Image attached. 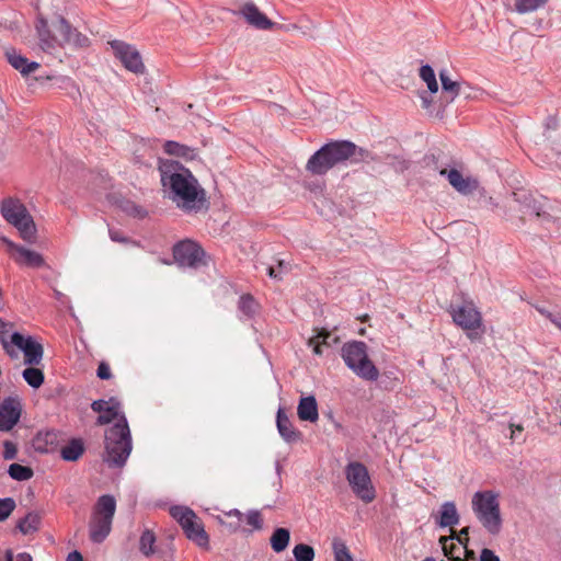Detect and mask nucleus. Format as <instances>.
Listing matches in <instances>:
<instances>
[{
	"label": "nucleus",
	"mask_w": 561,
	"mask_h": 561,
	"mask_svg": "<svg viewBox=\"0 0 561 561\" xmlns=\"http://www.w3.org/2000/svg\"><path fill=\"white\" fill-rule=\"evenodd\" d=\"M439 79L445 101L449 104L460 94L461 85L458 81L450 78L447 69H442L439 71Z\"/></svg>",
	"instance_id": "obj_24"
},
{
	"label": "nucleus",
	"mask_w": 561,
	"mask_h": 561,
	"mask_svg": "<svg viewBox=\"0 0 561 561\" xmlns=\"http://www.w3.org/2000/svg\"><path fill=\"white\" fill-rule=\"evenodd\" d=\"M91 409L94 412H98L100 414H103V412H111V415H99L96 420V424L104 425L108 424L113 420H118L121 417L119 415V409L121 404L115 398H111L110 400H95L91 404Z\"/></svg>",
	"instance_id": "obj_19"
},
{
	"label": "nucleus",
	"mask_w": 561,
	"mask_h": 561,
	"mask_svg": "<svg viewBox=\"0 0 561 561\" xmlns=\"http://www.w3.org/2000/svg\"><path fill=\"white\" fill-rule=\"evenodd\" d=\"M96 376L100 379H104V380L110 379L112 377L111 368L105 362L100 363L98 370H96Z\"/></svg>",
	"instance_id": "obj_47"
},
{
	"label": "nucleus",
	"mask_w": 561,
	"mask_h": 561,
	"mask_svg": "<svg viewBox=\"0 0 561 561\" xmlns=\"http://www.w3.org/2000/svg\"><path fill=\"white\" fill-rule=\"evenodd\" d=\"M547 1L548 0H515V9L518 13L524 14L536 11Z\"/></svg>",
	"instance_id": "obj_38"
},
{
	"label": "nucleus",
	"mask_w": 561,
	"mask_h": 561,
	"mask_svg": "<svg viewBox=\"0 0 561 561\" xmlns=\"http://www.w3.org/2000/svg\"><path fill=\"white\" fill-rule=\"evenodd\" d=\"M57 438H58V434L54 431L38 433L34 440L36 450L42 451V453L53 451L55 448Z\"/></svg>",
	"instance_id": "obj_27"
},
{
	"label": "nucleus",
	"mask_w": 561,
	"mask_h": 561,
	"mask_svg": "<svg viewBox=\"0 0 561 561\" xmlns=\"http://www.w3.org/2000/svg\"><path fill=\"white\" fill-rule=\"evenodd\" d=\"M438 525L450 527L459 523V514L454 502H445L440 506Z\"/></svg>",
	"instance_id": "obj_25"
},
{
	"label": "nucleus",
	"mask_w": 561,
	"mask_h": 561,
	"mask_svg": "<svg viewBox=\"0 0 561 561\" xmlns=\"http://www.w3.org/2000/svg\"><path fill=\"white\" fill-rule=\"evenodd\" d=\"M559 122L557 116H549L546 119L545 127L547 130L552 129L556 130L558 128Z\"/></svg>",
	"instance_id": "obj_50"
},
{
	"label": "nucleus",
	"mask_w": 561,
	"mask_h": 561,
	"mask_svg": "<svg viewBox=\"0 0 561 561\" xmlns=\"http://www.w3.org/2000/svg\"><path fill=\"white\" fill-rule=\"evenodd\" d=\"M9 476L16 481L30 480L34 472L31 467L22 466L20 463H11L8 469Z\"/></svg>",
	"instance_id": "obj_34"
},
{
	"label": "nucleus",
	"mask_w": 561,
	"mask_h": 561,
	"mask_svg": "<svg viewBox=\"0 0 561 561\" xmlns=\"http://www.w3.org/2000/svg\"><path fill=\"white\" fill-rule=\"evenodd\" d=\"M1 214L3 218L18 229L20 237L28 242L35 243L37 229L25 205L16 198H4L1 202Z\"/></svg>",
	"instance_id": "obj_7"
},
{
	"label": "nucleus",
	"mask_w": 561,
	"mask_h": 561,
	"mask_svg": "<svg viewBox=\"0 0 561 561\" xmlns=\"http://www.w3.org/2000/svg\"><path fill=\"white\" fill-rule=\"evenodd\" d=\"M5 561H13V554L11 551H8L5 554Z\"/></svg>",
	"instance_id": "obj_60"
},
{
	"label": "nucleus",
	"mask_w": 561,
	"mask_h": 561,
	"mask_svg": "<svg viewBox=\"0 0 561 561\" xmlns=\"http://www.w3.org/2000/svg\"><path fill=\"white\" fill-rule=\"evenodd\" d=\"M324 146L328 148V153L331 157L334 165L348 159L356 163L367 160H377L370 151L364 148H359L354 142L348 140L331 141Z\"/></svg>",
	"instance_id": "obj_10"
},
{
	"label": "nucleus",
	"mask_w": 561,
	"mask_h": 561,
	"mask_svg": "<svg viewBox=\"0 0 561 561\" xmlns=\"http://www.w3.org/2000/svg\"><path fill=\"white\" fill-rule=\"evenodd\" d=\"M116 512V500L111 494L101 495L92 510L89 522V536L95 543L103 542L112 530Z\"/></svg>",
	"instance_id": "obj_5"
},
{
	"label": "nucleus",
	"mask_w": 561,
	"mask_h": 561,
	"mask_svg": "<svg viewBox=\"0 0 561 561\" xmlns=\"http://www.w3.org/2000/svg\"><path fill=\"white\" fill-rule=\"evenodd\" d=\"M480 561H500V558L492 550L484 548L481 551Z\"/></svg>",
	"instance_id": "obj_48"
},
{
	"label": "nucleus",
	"mask_w": 561,
	"mask_h": 561,
	"mask_svg": "<svg viewBox=\"0 0 561 561\" xmlns=\"http://www.w3.org/2000/svg\"><path fill=\"white\" fill-rule=\"evenodd\" d=\"M108 234H110L111 240L114 242H119V243H129L130 242V240L127 237H125L123 234V232L119 230L111 228L108 230Z\"/></svg>",
	"instance_id": "obj_46"
},
{
	"label": "nucleus",
	"mask_w": 561,
	"mask_h": 561,
	"mask_svg": "<svg viewBox=\"0 0 561 561\" xmlns=\"http://www.w3.org/2000/svg\"><path fill=\"white\" fill-rule=\"evenodd\" d=\"M471 505L483 528L492 536L499 535L503 526L499 495L493 491H478L472 496Z\"/></svg>",
	"instance_id": "obj_4"
},
{
	"label": "nucleus",
	"mask_w": 561,
	"mask_h": 561,
	"mask_svg": "<svg viewBox=\"0 0 561 561\" xmlns=\"http://www.w3.org/2000/svg\"><path fill=\"white\" fill-rule=\"evenodd\" d=\"M295 561H313L316 557L314 549L307 543H298L293 549Z\"/></svg>",
	"instance_id": "obj_36"
},
{
	"label": "nucleus",
	"mask_w": 561,
	"mask_h": 561,
	"mask_svg": "<svg viewBox=\"0 0 561 561\" xmlns=\"http://www.w3.org/2000/svg\"><path fill=\"white\" fill-rule=\"evenodd\" d=\"M270 277L275 279H280L282 274H285L289 271V264L283 260L278 261L277 266H267L266 268Z\"/></svg>",
	"instance_id": "obj_41"
},
{
	"label": "nucleus",
	"mask_w": 561,
	"mask_h": 561,
	"mask_svg": "<svg viewBox=\"0 0 561 561\" xmlns=\"http://www.w3.org/2000/svg\"><path fill=\"white\" fill-rule=\"evenodd\" d=\"M329 335L330 334L328 332L321 331V332H319V334L317 336L309 340V345L313 346L314 354H317V355L322 354L321 343L319 340L322 339V343L327 344V339L329 337Z\"/></svg>",
	"instance_id": "obj_42"
},
{
	"label": "nucleus",
	"mask_w": 561,
	"mask_h": 561,
	"mask_svg": "<svg viewBox=\"0 0 561 561\" xmlns=\"http://www.w3.org/2000/svg\"><path fill=\"white\" fill-rule=\"evenodd\" d=\"M440 175L447 178L449 184L460 194L468 195L479 188V181L472 176H463L458 170L443 169L439 171Z\"/></svg>",
	"instance_id": "obj_16"
},
{
	"label": "nucleus",
	"mask_w": 561,
	"mask_h": 561,
	"mask_svg": "<svg viewBox=\"0 0 561 561\" xmlns=\"http://www.w3.org/2000/svg\"><path fill=\"white\" fill-rule=\"evenodd\" d=\"M154 542H156L154 534L151 530L146 529L141 534L140 539H139V550L141 551V553L144 556L150 557L156 552Z\"/></svg>",
	"instance_id": "obj_33"
},
{
	"label": "nucleus",
	"mask_w": 561,
	"mask_h": 561,
	"mask_svg": "<svg viewBox=\"0 0 561 561\" xmlns=\"http://www.w3.org/2000/svg\"><path fill=\"white\" fill-rule=\"evenodd\" d=\"M161 183L170 198L186 211L201 210L206 202L205 191L188 169L179 163L160 167Z\"/></svg>",
	"instance_id": "obj_1"
},
{
	"label": "nucleus",
	"mask_w": 561,
	"mask_h": 561,
	"mask_svg": "<svg viewBox=\"0 0 561 561\" xmlns=\"http://www.w3.org/2000/svg\"><path fill=\"white\" fill-rule=\"evenodd\" d=\"M41 518L36 513H27L22 519L19 520L16 527L23 534H32L39 527Z\"/></svg>",
	"instance_id": "obj_29"
},
{
	"label": "nucleus",
	"mask_w": 561,
	"mask_h": 561,
	"mask_svg": "<svg viewBox=\"0 0 561 561\" xmlns=\"http://www.w3.org/2000/svg\"><path fill=\"white\" fill-rule=\"evenodd\" d=\"M550 321L559 329L561 330V311H556Z\"/></svg>",
	"instance_id": "obj_51"
},
{
	"label": "nucleus",
	"mask_w": 561,
	"mask_h": 561,
	"mask_svg": "<svg viewBox=\"0 0 561 561\" xmlns=\"http://www.w3.org/2000/svg\"><path fill=\"white\" fill-rule=\"evenodd\" d=\"M118 206L122 209V211H124L128 216L135 218H144L147 216V211L141 206L135 204L131 201H122Z\"/></svg>",
	"instance_id": "obj_37"
},
{
	"label": "nucleus",
	"mask_w": 561,
	"mask_h": 561,
	"mask_svg": "<svg viewBox=\"0 0 561 561\" xmlns=\"http://www.w3.org/2000/svg\"><path fill=\"white\" fill-rule=\"evenodd\" d=\"M133 449L130 430L124 414L105 431L103 461L112 468L125 466Z\"/></svg>",
	"instance_id": "obj_2"
},
{
	"label": "nucleus",
	"mask_w": 561,
	"mask_h": 561,
	"mask_svg": "<svg viewBox=\"0 0 561 561\" xmlns=\"http://www.w3.org/2000/svg\"><path fill=\"white\" fill-rule=\"evenodd\" d=\"M16 561H33L31 554L26 552H21L16 557Z\"/></svg>",
	"instance_id": "obj_54"
},
{
	"label": "nucleus",
	"mask_w": 561,
	"mask_h": 561,
	"mask_svg": "<svg viewBox=\"0 0 561 561\" xmlns=\"http://www.w3.org/2000/svg\"><path fill=\"white\" fill-rule=\"evenodd\" d=\"M3 447H4L3 458L5 460H11V459H14L16 457L18 448H16L15 444H13L10 440H5L3 443Z\"/></svg>",
	"instance_id": "obj_45"
},
{
	"label": "nucleus",
	"mask_w": 561,
	"mask_h": 561,
	"mask_svg": "<svg viewBox=\"0 0 561 561\" xmlns=\"http://www.w3.org/2000/svg\"><path fill=\"white\" fill-rule=\"evenodd\" d=\"M346 480L354 494L365 503L375 500V489L370 476L365 465L358 461H352L345 467Z\"/></svg>",
	"instance_id": "obj_9"
},
{
	"label": "nucleus",
	"mask_w": 561,
	"mask_h": 561,
	"mask_svg": "<svg viewBox=\"0 0 561 561\" xmlns=\"http://www.w3.org/2000/svg\"><path fill=\"white\" fill-rule=\"evenodd\" d=\"M10 324L4 322L1 318H0V341L2 343V346L3 348L5 350V352L9 354V355H12V353L10 352L9 350V341L7 339V335L9 333V328Z\"/></svg>",
	"instance_id": "obj_44"
},
{
	"label": "nucleus",
	"mask_w": 561,
	"mask_h": 561,
	"mask_svg": "<svg viewBox=\"0 0 561 561\" xmlns=\"http://www.w3.org/2000/svg\"><path fill=\"white\" fill-rule=\"evenodd\" d=\"M15 508V502L11 497L0 499V522L5 520Z\"/></svg>",
	"instance_id": "obj_40"
},
{
	"label": "nucleus",
	"mask_w": 561,
	"mask_h": 561,
	"mask_svg": "<svg viewBox=\"0 0 561 561\" xmlns=\"http://www.w3.org/2000/svg\"><path fill=\"white\" fill-rule=\"evenodd\" d=\"M536 309H537V311H538L541 316L546 317V318H547V319H549V320L551 319L552 314L554 313V312H552V311H549V310H548V309H546L545 307H540V306H536Z\"/></svg>",
	"instance_id": "obj_52"
},
{
	"label": "nucleus",
	"mask_w": 561,
	"mask_h": 561,
	"mask_svg": "<svg viewBox=\"0 0 561 561\" xmlns=\"http://www.w3.org/2000/svg\"><path fill=\"white\" fill-rule=\"evenodd\" d=\"M247 523L254 529L260 530L263 527L262 517L259 511H249L247 514Z\"/></svg>",
	"instance_id": "obj_43"
},
{
	"label": "nucleus",
	"mask_w": 561,
	"mask_h": 561,
	"mask_svg": "<svg viewBox=\"0 0 561 561\" xmlns=\"http://www.w3.org/2000/svg\"><path fill=\"white\" fill-rule=\"evenodd\" d=\"M495 206L496 204L494 203L492 197L485 199V207H490L491 209H493Z\"/></svg>",
	"instance_id": "obj_57"
},
{
	"label": "nucleus",
	"mask_w": 561,
	"mask_h": 561,
	"mask_svg": "<svg viewBox=\"0 0 561 561\" xmlns=\"http://www.w3.org/2000/svg\"><path fill=\"white\" fill-rule=\"evenodd\" d=\"M83 451V442L80 438H72L60 449V456L66 461H76L82 456Z\"/></svg>",
	"instance_id": "obj_26"
},
{
	"label": "nucleus",
	"mask_w": 561,
	"mask_h": 561,
	"mask_svg": "<svg viewBox=\"0 0 561 561\" xmlns=\"http://www.w3.org/2000/svg\"><path fill=\"white\" fill-rule=\"evenodd\" d=\"M468 535L469 527H465L460 530L459 535L457 536V540L459 541V543L463 546L465 549L467 548V542L469 540Z\"/></svg>",
	"instance_id": "obj_49"
},
{
	"label": "nucleus",
	"mask_w": 561,
	"mask_h": 561,
	"mask_svg": "<svg viewBox=\"0 0 561 561\" xmlns=\"http://www.w3.org/2000/svg\"><path fill=\"white\" fill-rule=\"evenodd\" d=\"M237 14L243 16L249 25L257 30H270L275 25V23L252 2L244 3Z\"/></svg>",
	"instance_id": "obj_17"
},
{
	"label": "nucleus",
	"mask_w": 561,
	"mask_h": 561,
	"mask_svg": "<svg viewBox=\"0 0 561 561\" xmlns=\"http://www.w3.org/2000/svg\"><path fill=\"white\" fill-rule=\"evenodd\" d=\"M327 149L325 146H322L309 158L306 164L307 171L316 175H322L335 167Z\"/></svg>",
	"instance_id": "obj_20"
},
{
	"label": "nucleus",
	"mask_w": 561,
	"mask_h": 561,
	"mask_svg": "<svg viewBox=\"0 0 561 561\" xmlns=\"http://www.w3.org/2000/svg\"><path fill=\"white\" fill-rule=\"evenodd\" d=\"M170 514L181 525L190 540L202 548L208 547L209 537L194 511L186 506H173L170 508Z\"/></svg>",
	"instance_id": "obj_8"
},
{
	"label": "nucleus",
	"mask_w": 561,
	"mask_h": 561,
	"mask_svg": "<svg viewBox=\"0 0 561 561\" xmlns=\"http://www.w3.org/2000/svg\"><path fill=\"white\" fill-rule=\"evenodd\" d=\"M67 561H83V558L80 552L72 551L68 554Z\"/></svg>",
	"instance_id": "obj_53"
},
{
	"label": "nucleus",
	"mask_w": 561,
	"mask_h": 561,
	"mask_svg": "<svg viewBox=\"0 0 561 561\" xmlns=\"http://www.w3.org/2000/svg\"><path fill=\"white\" fill-rule=\"evenodd\" d=\"M297 415L301 421L314 423L319 419L318 403L313 396L302 397L297 407Z\"/></svg>",
	"instance_id": "obj_23"
},
{
	"label": "nucleus",
	"mask_w": 561,
	"mask_h": 561,
	"mask_svg": "<svg viewBox=\"0 0 561 561\" xmlns=\"http://www.w3.org/2000/svg\"><path fill=\"white\" fill-rule=\"evenodd\" d=\"M238 308L247 318H252L256 313L259 305L252 296L243 295L239 299Z\"/></svg>",
	"instance_id": "obj_35"
},
{
	"label": "nucleus",
	"mask_w": 561,
	"mask_h": 561,
	"mask_svg": "<svg viewBox=\"0 0 561 561\" xmlns=\"http://www.w3.org/2000/svg\"><path fill=\"white\" fill-rule=\"evenodd\" d=\"M420 78L426 83V87L431 93L438 92V83L434 69L430 65H423L419 71Z\"/></svg>",
	"instance_id": "obj_32"
},
{
	"label": "nucleus",
	"mask_w": 561,
	"mask_h": 561,
	"mask_svg": "<svg viewBox=\"0 0 561 561\" xmlns=\"http://www.w3.org/2000/svg\"><path fill=\"white\" fill-rule=\"evenodd\" d=\"M290 540V531L287 528H276L270 539L271 547L275 552L284 551Z\"/></svg>",
	"instance_id": "obj_28"
},
{
	"label": "nucleus",
	"mask_w": 561,
	"mask_h": 561,
	"mask_svg": "<svg viewBox=\"0 0 561 561\" xmlns=\"http://www.w3.org/2000/svg\"><path fill=\"white\" fill-rule=\"evenodd\" d=\"M204 250L194 241L184 240L173 247V257L180 266L197 267L204 264Z\"/></svg>",
	"instance_id": "obj_13"
},
{
	"label": "nucleus",
	"mask_w": 561,
	"mask_h": 561,
	"mask_svg": "<svg viewBox=\"0 0 561 561\" xmlns=\"http://www.w3.org/2000/svg\"><path fill=\"white\" fill-rule=\"evenodd\" d=\"M11 344L23 352L25 365L36 366L42 363L44 348L42 344L35 341L32 336L25 337L21 333L14 332L11 334L9 342V350L13 354Z\"/></svg>",
	"instance_id": "obj_12"
},
{
	"label": "nucleus",
	"mask_w": 561,
	"mask_h": 561,
	"mask_svg": "<svg viewBox=\"0 0 561 561\" xmlns=\"http://www.w3.org/2000/svg\"><path fill=\"white\" fill-rule=\"evenodd\" d=\"M510 427L512 428V435H511V438L514 439V433L515 431H518V432H522L524 430V427L522 425H514V424H511Z\"/></svg>",
	"instance_id": "obj_56"
},
{
	"label": "nucleus",
	"mask_w": 561,
	"mask_h": 561,
	"mask_svg": "<svg viewBox=\"0 0 561 561\" xmlns=\"http://www.w3.org/2000/svg\"><path fill=\"white\" fill-rule=\"evenodd\" d=\"M164 151L168 154L182 157V158H190L192 159L194 157V150L185 145L179 144L176 141H165L164 142Z\"/></svg>",
	"instance_id": "obj_30"
},
{
	"label": "nucleus",
	"mask_w": 561,
	"mask_h": 561,
	"mask_svg": "<svg viewBox=\"0 0 561 561\" xmlns=\"http://www.w3.org/2000/svg\"><path fill=\"white\" fill-rule=\"evenodd\" d=\"M0 241L8 247L18 264L28 267H41L44 265V259L38 252L15 244L7 237H0Z\"/></svg>",
	"instance_id": "obj_15"
},
{
	"label": "nucleus",
	"mask_w": 561,
	"mask_h": 561,
	"mask_svg": "<svg viewBox=\"0 0 561 561\" xmlns=\"http://www.w3.org/2000/svg\"><path fill=\"white\" fill-rule=\"evenodd\" d=\"M21 407L16 400L5 399L0 408V431L9 432L19 422Z\"/></svg>",
	"instance_id": "obj_18"
},
{
	"label": "nucleus",
	"mask_w": 561,
	"mask_h": 561,
	"mask_svg": "<svg viewBox=\"0 0 561 561\" xmlns=\"http://www.w3.org/2000/svg\"><path fill=\"white\" fill-rule=\"evenodd\" d=\"M534 214L536 215V217H542L545 220L550 219V215L547 214L546 211L541 213L540 209L535 208Z\"/></svg>",
	"instance_id": "obj_55"
},
{
	"label": "nucleus",
	"mask_w": 561,
	"mask_h": 561,
	"mask_svg": "<svg viewBox=\"0 0 561 561\" xmlns=\"http://www.w3.org/2000/svg\"><path fill=\"white\" fill-rule=\"evenodd\" d=\"M54 30L57 32V36L51 35L46 20L42 18L38 19L36 31L41 47L45 51H50L56 47L57 44H67L78 47H83L88 44V37L72 28L71 25L62 16H59L58 20L54 23Z\"/></svg>",
	"instance_id": "obj_3"
},
{
	"label": "nucleus",
	"mask_w": 561,
	"mask_h": 561,
	"mask_svg": "<svg viewBox=\"0 0 561 561\" xmlns=\"http://www.w3.org/2000/svg\"><path fill=\"white\" fill-rule=\"evenodd\" d=\"M450 314L453 321L462 330L467 331V335L470 340L477 337L478 334L476 331L482 327V316L472 301L465 302L461 306H451Z\"/></svg>",
	"instance_id": "obj_11"
},
{
	"label": "nucleus",
	"mask_w": 561,
	"mask_h": 561,
	"mask_svg": "<svg viewBox=\"0 0 561 561\" xmlns=\"http://www.w3.org/2000/svg\"><path fill=\"white\" fill-rule=\"evenodd\" d=\"M276 425H277L279 435L286 443L291 444V443H296L300 439L301 433L294 427L289 417L285 414V412L280 408L277 411Z\"/></svg>",
	"instance_id": "obj_21"
},
{
	"label": "nucleus",
	"mask_w": 561,
	"mask_h": 561,
	"mask_svg": "<svg viewBox=\"0 0 561 561\" xmlns=\"http://www.w3.org/2000/svg\"><path fill=\"white\" fill-rule=\"evenodd\" d=\"M102 415H111V412H103Z\"/></svg>",
	"instance_id": "obj_63"
},
{
	"label": "nucleus",
	"mask_w": 561,
	"mask_h": 561,
	"mask_svg": "<svg viewBox=\"0 0 561 561\" xmlns=\"http://www.w3.org/2000/svg\"><path fill=\"white\" fill-rule=\"evenodd\" d=\"M341 356L345 365L359 378L367 381H376L379 370L369 359L367 345L362 341L345 343L341 348Z\"/></svg>",
	"instance_id": "obj_6"
},
{
	"label": "nucleus",
	"mask_w": 561,
	"mask_h": 561,
	"mask_svg": "<svg viewBox=\"0 0 561 561\" xmlns=\"http://www.w3.org/2000/svg\"><path fill=\"white\" fill-rule=\"evenodd\" d=\"M423 561H436L434 558L427 557Z\"/></svg>",
	"instance_id": "obj_61"
},
{
	"label": "nucleus",
	"mask_w": 561,
	"mask_h": 561,
	"mask_svg": "<svg viewBox=\"0 0 561 561\" xmlns=\"http://www.w3.org/2000/svg\"><path fill=\"white\" fill-rule=\"evenodd\" d=\"M443 549H444L445 553H446V554H448V552H447V547H446V545H445V543H444V546H443Z\"/></svg>",
	"instance_id": "obj_62"
},
{
	"label": "nucleus",
	"mask_w": 561,
	"mask_h": 561,
	"mask_svg": "<svg viewBox=\"0 0 561 561\" xmlns=\"http://www.w3.org/2000/svg\"><path fill=\"white\" fill-rule=\"evenodd\" d=\"M332 548L335 561H353L348 548L342 540L335 539L332 543Z\"/></svg>",
	"instance_id": "obj_39"
},
{
	"label": "nucleus",
	"mask_w": 561,
	"mask_h": 561,
	"mask_svg": "<svg viewBox=\"0 0 561 561\" xmlns=\"http://www.w3.org/2000/svg\"><path fill=\"white\" fill-rule=\"evenodd\" d=\"M229 516H237L240 518L242 516V513L238 510H232L229 512Z\"/></svg>",
	"instance_id": "obj_59"
},
{
	"label": "nucleus",
	"mask_w": 561,
	"mask_h": 561,
	"mask_svg": "<svg viewBox=\"0 0 561 561\" xmlns=\"http://www.w3.org/2000/svg\"><path fill=\"white\" fill-rule=\"evenodd\" d=\"M23 379L34 389L39 388L44 383V373L34 366L25 368L22 373Z\"/></svg>",
	"instance_id": "obj_31"
},
{
	"label": "nucleus",
	"mask_w": 561,
	"mask_h": 561,
	"mask_svg": "<svg viewBox=\"0 0 561 561\" xmlns=\"http://www.w3.org/2000/svg\"><path fill=\"white\" fill-rule=\"evenodd\" d=\"M423 107L428 108L431 106L432 101L426 96H422Z\"/></svg>",
	"instance_id": "obj_58"
},
{
	"label": "nucleus",
	"mask_w": 561,
	"mask_h": 561,
	"mask_svg": "<svg viewBox=\"0 0 561 561\" xmlns=\"http://www.w3.org/2000/svg\"><path fill=\"white\" fill-rule=\"evenodd\" d=\"M5 56L8 62L23 76H27L39 68V64L36 61H28L27 58L20 55L15 49H7Z\"/></svg>",
	"instance_id": "obj_22"
},
{
	"label": "nucleus",
	"mask_w": 561,
	"mask_h": 561,
	"mask_svg": "<svg viewBox=\"0 0 561 561\" xmlns=\"http://www.w3.org/2000/svg\"><path fill=\"white\" fill-rule=\"evenodd\" d=\"M116 57L122 61L126 69L135 73H141L145 69L141 56L138 50L124 42L113 41L111 43Z\"/></svg>",
	"instance_id": "obj_14"
}]
</instances>
